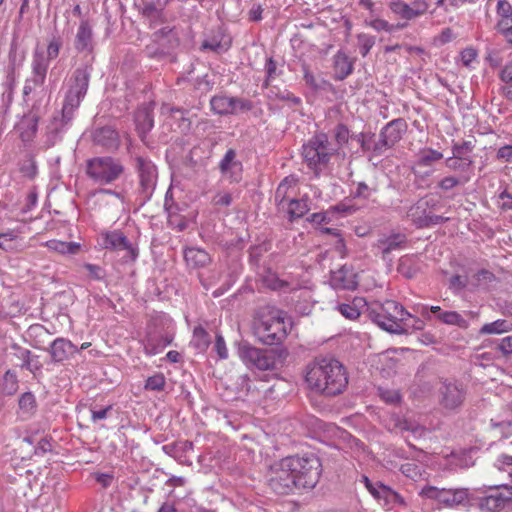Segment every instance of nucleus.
Here are the masks:
<instances>
[{"label":"nucleus","instance_id":"6","mask_svg":"<svg viewBox=\"0 0 512 512\" xmlns=\"http://www.w3.org/2000/svg\"><path fill=\"white\" fill-rule=\"evenodd\" d=\"M297 489H312L316 486L321 475V462L313 453L302 456H290Z\"/></svg>","mask_w":512,"mask_h":512},{"label":"nucleus","instance_id":"9","mask_svg":"<svg viewBox=\"0 0 512 512\" xmlns=\"http://www.w3.org/2000/svg\"><path fill=\"white\" fill-rule=\"evenodd\" d=\"M124 172L121 162L112 157H95L87 161L86 173L99 184H109Z\"/></svg>","mask_w":512,"mask_h":512},{"label":"nucleus","instance_id":"60","mask_svg":"<svg viewBox=\"0 0 512 512\" xmlns=\"http://www.w3.org/2000/svg\"><path fill=\"white\" fill-rule=\"evenodd\" d=\"M265 70L267 77L263 82V87L268 88L270 86V81L277 75V63L272 57L267 59Z\"/></svg>","mask_w":512,"mask_h":512},{"label":"nucleus","instance_id":"52","mask_svg":"<svg viewBox=\"0 0 512 512\" xmlns=\"http://www.w3.org/2000/svg\"><path fill=\"white\" fill-rule=\"evenodd\" d=\"M375 137L374 133H364L361 132L357 135H354L353 138L360 144L363 152H372L374 154V149L376 147V141H373Z\"/></svg>","mask_w":512,"mask_h":512},{"label":"nucleus","instance_id":"30","mask_svg":"<svg viewBox=\"0 0 512 512\" xmlns=\"http://www.w3.org/2000/svg\"><path fill=\"white\" fill-rule=\"evenodd\" d=\"M304 81L315 92L325 91L329 92L333 90V85L323 77H317L310 72L307 65H303Z\"/></svg>","mask_w":512,"mask_h":512},{"label":"nucleus","instance_id":"27","mask_svg":"<svg viewBox=\"0 0 512 512\" xmlns=\"http://www.w3.org/2000/svg\"><path fill=\"white\" fill-rule=\"evenodd\" d=\"M308 198L296 199L291 198L286 203L285 211L288 215L289 221L303 217L309 211Z\"/></svg>","mask_w":512,"mask_h":512},{"label":"nucleus","instance_id":"11","mask_svg":"<svg viewBox=\"0 0 512 512\" xmlns=\"http://www.w3.org/2000/svg\"><path fill=\"white\" fill-rule=\"evenodd\" d=\"M132 161L139 181V194L144 201H147L153 195L157 185V166L151 159L141 155H134Z\"/></svg>","mask_w":512,"mask_h":512},{"label":"nucleus","instance_id":"7","mask_svg":"<svg viewBox=\"0 0 512 512\" xmlns=\"http://www.w3.org/2000/svg\"><path fill=\"white\" fill-rule=\"evenodd\" d=\"M337 152L338 148L329 141L326 133L316 134L302 149L305 162L314 170L326 166Z\"/></svg>","mask_w":512,"mask_h":512},{"label":"nucleus","instance_id":"14","mask_svg":"<svg viewBox=\"0 0 512 512\" xmlns=\"http://www.w3.org/2000/svg\"><path fill=\"white\" fill-rule=\"evenodd\" d=\"M466 397L464 386L458 382H443L439 388V403L446 410H456Z\"/></svg>","mask_w":512,"mask_h":512},{"label":"nucleus","instance_id":"63","mask_svg":"<svg viewBox=\"0 0 512 512\" xmlns=\"http://www.w3.org/2000/svg\"><path fill=\"white\" fill-rule=\"evenodd\" d=\"M165 48H166L165 44L159 45V44L155 43V44L146 46L145 53L148 57H151V58H162L167 54V51Z\"/></svg>","mask_w":512,"mask_h":512},{"label":"nucleus","instance_id":"37","mask_svg":"<svg viewBox=\"0 0 512 512\" xmlns=\"http://www.w3.org/2000/svg\"><path fill=\"white\" fill-rule=\"evenodd\" d=\"M378 500H382L384 502V506H387L388 508L394 507L395 505H406L404 498L398 492L384 484L381 488V495Z\"/></svg>","mask_w":512,"mask_h":512},{"label":"nucleus","instance_id":"49","mask_svg":"<svg viewBox=\"0 0 512 512\" xmlns=\"http://www.w3.org/2000/svg\"><path fill=\"white\" fill-rule=\"evenodd\" d=\"M48 61L45 59L42 53H34L32 60V75L46 79L48 70Z\"/></svg>","mask_w":512,"mask_h":512},{"label":"nucleus","instance_id":"43","mask_svg":"<svg viewBox=\"0 0 512 512\" xmlns=\"http://www.w3.org/2000/svg\"><path fill=\"white\" fill-rule=\"evenodd\" d=\"M140 12L151 22V24H156L162 21L163 10L158 8L152 1L143 2Z\"/></svg>","mask_w":512,"mask_h":512},{"label":"nucleus","instance_id":"24","mask_svg":"<svg viewBox=\"0 0 512 512\" xmlns=\"http://www.w3.org/2000/svg\"><path fill=\"white\" fill-rule=\"evenodd\" d=\"M508 506L506 494L503 491H497L479 500L480 509L488 512H499Z\"/></svg>","mask_w":512,"mask_h":512},{"label":"nucleus","instance_id":"39","mask_svg":"<svg viewBox=\"0 0 512 512\" xmlns=\"http://www.w3.org/2000/svg\"><path fill=\"white\" fill-rule=\"evenodd\" d=\"M495 280V275L486 269H481L469 278L472 288H487Z\"/></svg>","mask_w":512,"mask_h":512},{"label":"nucleus","instance_id":"8","mask_svg":"<svg viewBox=\"0 0 512 512\" xmlns=\"http://www.w3.org/2000/svg\"><path fill=\"white\" fill-rule=\"evenodd\" d=\"M101 245L104 249L117 254L124 264L134 263L139 256L137 244L131 242L121 230L101 233Z\"/></svg>","mask_w":512,"mask_h":512},{"label":"nucleus","instance_id":"44","mask_svg":"<svg viewBox=\"0 0 512 512\" xmlns=\"http://www.w3.org/2000/svg\"><path fill=\"white\" fill-rule=\"evenodd\" d=\"M47 247L53 251L61 254H76L80 248L79 244L74 242H64L59 240H50L47 242Z\"/></svg>","mask_w":512,"mask_h":512},{"label":"nucleus","instance_id":"12","mask_svg":"<svg viewBox=\"0 0 512 512\" xmlns=\"http://www.w3.org/2000/svg\"><path fill=\"white\" fill-rule=\"evenodd\" d=\"M407 122L403 118L393 119L388 122L379 133V139L376 141L374 155L381 156L385 151L394 147L406 133Z\"/></svg>","mask_w":512,"mask_h":512},{"label":"nucleus","instance_id":"41","mask_svg":"<svg viewBox=\"0 0 512 512\" xmlns=\"http://www.w3.org/2000/svg\"><path fill=\"white\" fill-rule=\"evenodd\" d=\"M437 318L447 325H455L459 328L466 329L469 326L468 321L456 311H445L439 313Z\"/></svg>","mask_w":512,"mask_h":512},{"label":"nucleus","instance_id":"28","mask_svg":"<svg viewBox=\"0 0 512 512\" xmlns=\"http://www.w3.org/2000/svg\"><path fill=\"white\" fill-rule=\"evenodd\" d=\"M211 109L218 115L234 114L233 97L224 94L215 95L210 100Z\"/></svg>","mask_w":512,"mask_h":512},{"label":"nucleus","instance_id":"54","mask_svg":"<svg viewBox=\"0 0 512 512\" xmlns=\"http://www.w3.org/2000/svg\"><path fill=\"white\" fill-rule=\"evenodd\" d=\"M447 220H448V218H445L440 215L428 214V215H423V217H419L418 219H414V223L418 227H428L431 225L442 224Z\"/></svg>","mask_w":512,"mask_h":512},{"label":"nucleus","instance_id":"31","mask_svg":"<svg viewBox=\"0 0 512 512\" xmlns=\"http://www.w3.org/2000/svg\"><path fill=\"white\" fill-rule=\"evenodd\" d=\"M268 98L271 100H279L288 103L291 107L301 105L300 97L295 96L288 89H281L278 86H269Z\"/></svg>","mask_w":512,"mask_h":512},{"label":"nucleus","instance_id":"16","mask_svg":"<svg viewBox=\"0 0 512 512\" xmlns=\"http://www.w3.org/2000/svg\"><path fill=\"white\" fill-rule=\"evenodd\" d=\"M222 176L230 182H239L242 178V164L236 159V152L229 149L219 163Z\"/></svg>","mask_w":512,"mask_h":512},{"label":"nucleus","instance_id":"13","mask_svg":"<svg viewBox=\"0 0 512 512\" xmlns=\"http://www.w3.org/2000/svg\"><path fill=\"white\" fill-rule=\"evenodd\" d=\"M420 494L426 498L437 500L447 507L463 505L468 500V491L463 488L438 489L433 486H426L421 490Z\"/></svg>","mask_w":512,"mask_h":512},{"label":"nucleus","instance_id":"26","mask_svg":"<svg viewBox=\"0 0 512 512\" xmlns=\"http://www.w3.org/2000/svg\"><path fill=\"white\" fill-rule=\"evenodd\" d=\"M135 124L141 139L144 140L146 134L154 126L152 110L148 107L139 109L135 114Z\"/></svg>","mask_w":512,"mask_h":512},{"label":"nucleus","instance_id":"2","mask_svg":"<svg viewBox=\"0 0 512 512\" xmlns=\"http://www.w3.org/2000/svg\"><path fill=\"white\" fill-rule=\"evenodd\" d=\"M367 317L381 329L394 333L403 334L407 320L411 314L396 301L386 300L385 302L372 301L365 303Z\"/></svg>","mask_w":512,"mask_h":512},{"label":"nucleus","instance_id":"17","mask_svg":"<svg viewBox=\"0 0 512 512\" xmlns=\"http://www.w3.org/2000/svg\"><path fill=\"white\" fill-rule=\"evenodd\" d=\"M407 237L403 233H391L380 237L375 246L385 259L391 252L405 247Z\"/></svg>","mask_w":512,"mask_h":512},{"label":"nucleus","instance_id":"34","mask_svg":"<svg viewBox=\"0 0 512 512\" xmlns=\"http://www.w3.org/2000/svg\"><path fill=\"white\" fill-rule=\"evenodd\" d=\"M170 343L171 340L167 338L149 335L143 341L144 351L149 356L157 355Z\"/></svg>","mask_w":512,"mask_h":512},{"label":"nucleus","instance_id":"36","mask_svg":"<svg viewBox=\"0 0 512 512\" xmlns=\"http://www.w3.org/2000/svg\"><path fill=\"white\" fill-rule=\"evenodd\" d=\"M471 179H472V175H468V174H460L459 176L449 175V176L442 178L438 182L437 187L439 189H441L442 191L447 192L457 186H463V185L467 184L468 182L471 181Z\"/></svg>","mask_w":512,"mask_h":512},{"label":"nucleus","instance_id":"15","mask_svg":"<svg viewBox=\"0 0 512 512\" xmlns=\"http://www.w3.org/2000/svg\"><path fill=\"white\" fill-rule=\"evenodd\" d=\"M52 363H63L78 352V348L70 340L56 338L47 349Z\"/></svg>","mask_w":512,"mask_h":512},{"label":"nucleus","instance_id":"47","mask_svg":"<svg viewBox=\"0 0 512 512\" xmlns=\"http://www.w3.org/2000/svg\"><path fill=\"white\" fill-rule=\"evenodd\" d=\"M363 303V306H365V303H367L363 298H357L353 301V304H340L338 306L339 312L346 317L347 319H357L361 312L358 309V306Z\"/></svg>","mask_w":512,"mask_h":512},{"label":"nucleus","instance_id":"20","mask_svg":"<svg viewBox=\"0 0 512 512\" xmlns=\"http://www.w3.org/2000/svg\"><path fill=\"white\" fill-rule=\"evenodd\" d=\"M297 180L294 177L284 178L275 191V202L279 210H284L289 199L295 196Z\"/></svg>","mask_w":512,"mask_h":512},{"label":"nucleus","instance_id":"1","mask_svg":"<svg viewBox=\"0 0 512 512\" xmlns=\"http://www.w3.org/2000/svg\"><path fill=\"white\" fill-rule=\"evenodd\" d=\"M305 381L310 390L326 397L341 394L348 385L345 366L332 357H316L306 366Z\"/></svg>","mask_w":512,"mask_h":512},{"label":"nucleus","instance_id":"4","mask_svg":"<svg viewBox=\"0 0 512 512\" xmlns=\"http://www.w3.org/2000/svg\"><path fill=\"white\" fill-rule=\"evenodd\" d=\"M238 355L250 369L272 371L284 361L287 352L283 349L258 348L248 342H242L238 346Z\"/></svg>","mask_w":512,"mask_h":512},{"label":"nucleus","instance_id":"40","mask_svg":"<svg viewBox=\"0 0 512 512\" xmlns=\"http://www.w3.org/2000/svg\"><path fill=\"white\" fill-rule=\"evenodd\" d=\"M443 158V154L432 148H425L420 150L418 153L416 165L418 167H429L434 162H437Z\"/></svg>","mask_w":512,"mask_h":512},{"label":"nucleus","instance_id":"56","mask_svg":"<svg viewBox=\"0 0 512 512\" xmlns=\"http://www.w3.org/2000/svg\"><path fill=\"white\" fill-rule=\"evenodd\" d=\"M378 395L387 404H397L401 400V395L397 390L379 388Z\"/></svg>","mask_w":512,"mask_h":512},{"label":"nucleus","instance_id":"53","mask_svg":"<svg viewBox=\"0 0 512 512\" xmlns=\"http://www.w3.org/2000/svg\"><path fill=\"white\" fill-rule=\"evenodd\" d=\"M474 144L472 141L454 142L452 145V154L460 159H472L468 156L472 152Z\"/></svg>","mask_w":512,"mask_h":512},{"label":"nucleus","instance_id":"33","mask_svg":"<svg viewBox=\"0 0 512 512\" xmlns=\"http://www.w3.org/2000/svg\"><path fill=\"white\" fill-rule=\"evenodd\" d=\"M512 330V322L506 319H498L484 324L479 330V335H498Z\"/></svg>","mask_w":512,"mask_h":512},{"label":"nucleus","instance_id":"46","mask_svg":"<svg viewBox=\"0 0 512 512\" xmlns=\"http://www.w3.org/2000/svg\"><path fill=\"white\" fill-rule=\"evenodd\" d=\"M191 343L197 350L205 351L210 344V336L201 326L195 327Z\"/></svg>","mask_w":512,"mask_h":512},{"label":"nucleus","instance_id":"18","mask_svg":"<svg viewBox=\"0 0 512 512\" xmlns=\"http://www.w3.org/2000/svg\"><path fill=\"white\" fill-rule=\"evenodd\" d=\"M74 47L78 52H91L93 50V29L89 20H81L75 35Z\"/></svg>","mask_w":512,"mask_h":512},{"label":"nucleus","instance_id":"38","mask_svg":"<svg viewBox=\"0 0 512 512\" xmlns=\"http://www.w3.org/2000/svg\"><path fill=\"white\" fill-rule=\"evenodd\" d=\"M20 230L11 229L6 232L0 233V249L4 251H13L18 248V241L20 240Z\"/></svg>","mask_w":512,"mask_h":512},{"label":"nucleus","instance_id":"59","mask_svg":"<svg viewBox=\"0 0 512 512\" xmlns=\"http://www.w3.org/2000/svg\"><path fill=\"white\" fill-rule=\"evenodd\" d=\"M45 83L44 78L36 77L31 75L27 78L23 87V94L25 96L31 94L37 87L42 86Z\"/></svg>","mask_w":512,"mask_h":512},{"label":"nucleus","instance_id":"42","mask_svg":"<svg viewBox=\"0 0 512 512\" xmlns=\"http://www.w3.org/2000/svg\"><path fill=\"white\" fill-rule=\"evenodd\" d=\"M19 409L25 417H31L36 412L37 402L33 393L25 392L20 396Z\"/></svg>","mask_w":512,"mask_h":512},{"label":"nucleus","instance_id":"55","mask_svg":"<svg viewBox=\"0 0 512 512\" xmlns=\"http://www.w3.org/2000/svg\"><path fill=\"white\" fill-rule=\"evenodd\" d=\"M11 348L14 350V357L21 361L19 364L20 368L24 369L29 361V358L32 352L29 349L23 348L20 345L14 343L11 345Z\"/></svg>","mask_w":512,"mask_h":512},{"label":"nucleus","instance_id":"35","mask_svg":"<svg viewBox=\"0 0 512 512\" xmlns=\"http://www.w3.org/2000/svg\"><path fill=\"white\" fill-rule=\"evenodd\" d=\"M473 163L472 159H460L456 156L449 157L445 160V166L452 170L458 171L460 174H468L473 176Z\"/></svg>","mask_w":512,"mask_h":512},{"label":"nucleus","instance_id":"25","mask_svg":"<svg viewBox=\"0 0 512 512\" xmlns=\"http://www.w3.org/2000/svg\"><path fill=\"white\" fill-rule=\"evenodd\" d=\"M186 264L192 268H203L211 262L210 255L203 249L188 247L184 250Z\"/></svg>","mask_w":512,"mask_h":512},{"label":"nucleus","instance_id":"19","mask_svg":"<svg viewBox=\"0 0 512 512\" xmlns=\"http://www.w3.org/2000/svg\"><path fill=\"white\" fill-rule=\"evenodd\" d=\"M93 142L106 149H116L119 146V135L111 126L100 127L93 132Z\"/></svg>","mask_w":512,"mask_h":512},{"label":"nucleus","instance_id":"32","mask_svg":"<svg viewBox=\"0 0 512 512\" xmlns=\"http://www.w3.org/2000/svg\"><path fill=\"white\" fill-rule=\"evenodd\" d=\"M19 388L18 377L15 371L7 370L0 378V395L12 396Z\"/></svg>","mask_w":512,"mask_h":512},{"label":"nucleus","instance_id":"50","mask_svg":"<svg viewBox=\"0 0 512 512\" xmlns=\"http://www.w3.org/2000/svg\"><path fill=\"white\" fill-rule=\"evenodd\" d=\"M392 12L399 15L401 18L406 20H412L417 18L411 5L403 1H395L390 4Z\"/></svg>","mask_w":512,"mask_h":512},{"label":"nucleus","instance_id":"57","mask_svg":"<svg viewBox=\"0 0 512 512\" xmlns=\"http://www.w3.org/2000/svg\"><path fill=\"white\" fill-rule=\"evenodd\" d=\"M62 47V39L59 36H53L47 46V61L56 59Z\"/></svg>","mask_w":512,"mask_h":512},{"label":"nucleus","instance_id":"48","mask_svg":"<svg viewBox=\"0 0 512 512\" xmlns=\"http://www.w3.org/2000/svg\"><path fill=\"white\" fill-rule=\"evenodd\" d=\"M377 192L376 185H369L364 181L355 184V189L351 192L354 199L368 200L373 194Z\"/></svg>","mask_w":512,"mask_h":512},{"label":"nucleus","instance_id":"62","mask_svg":"<svg viewBox=\"0 0 512 512\" xmlns=\"http://www.w3.org/2000/svg\"><path fill=\"white\" fill-rule=\"evenodd\" d=\"M153 42L159 45L165 44L164 40L167 39L168 42H171V38H174L173 30L169 27H163L156 31L153 34Z\"/></svg>","mask_w":512,"mask_h":512},{"label":"nucleus","instance_id":"64","mask_svg":"<svg viewBox=\"0 0 512 512\" xmlns=\"http://www.w3.org/2000/svg\"><path fill=\"white\" fill-rule=\"evenodd\" d=\"M234 114L247 112L254 108L252 101L244 98L233 97Z\"/></svg>","mask_w":512,"mask_h":512},{"label":"nucleus","instance_id":"51","mask_svg":"<svg viewBox=\"0 0 512 512\" xmlns=\"http://www.w3.org/2000/svg\"><path fill=\"white\" fill-rule=\"evenodd\" d=\"M264 284L272 290L285 291L289 288V283L285 280L280 279L275 273L268 272L263 277Z\"/></svg>","mask_w":512,"mask_h":512},{"label":"nucleus","instance_id":"58","mask_svg":"<svg viewBox=\"0 0 512 512\" xmlns=\"http://www.w3.org/2000/svg\"><path fill=\"white\" fill-rule=\"evenodd\" d=\"M165 387V377L163 374H155L146 380L145 389L152 391H161Z\"/></svg>","mask_w":512,"mask_h":512},{"label":"nucleus","instance_id":"45","mask_svg":"<svg viewBox=\"0 0 512 512\" xmlns=\"http://www.w3.org/2000/svg\"><path fill=\"white\" fill-rule=\"evenodd\" d=\"M353 136L354 135L350 133L349 128L343 123H338L333 129V138L335 140L334 145L338 150L348 144L349 139L353 138Z\"/></svg>","mask_w":512,"mask_h":512},{"label":"nucleus","instance_id":"23","mask_svg":"<svg viewBox=\"0 0 512 512\" xmlns=\"http://www.w3.org/2000/svg\"><path fill=\"white\" fill-rule=\"evenodd\" d=\"M72 119L67 120L64 117V107L60 113L53 116L52 120L47 126V141L49 145H54L59 138V135L63 132L65 127L70 124Z\"/></svg>","mask_w":512,"mask_h":512},{"label":"nucleus","instance_id":"5","mask_svg":"<svg viewBox=\"0 0 512 512\" xmlns=\"http://www.w3.org/2000/svg\"><path fill=\"white\" fill-rule=\"evenodd\" d=\"M92 70V65L87 63L77 67L68 79L63 103L64 117L67 120L73 119L74 112L86 96Z\"/></svg>","mask_w":512,"mask_h":512},{"label":"nucleus","instance_id":"21","mask_svg":"<svg viewBox=\"0 0 512 512\" xmlns=\"http://www.w3.org/2000/svg\"><path fill=\"white\" fill-rule=\"evenodd\" d=\"M354 62L343 51H338L333 57L334 79L342 81L352 74Z\"/></svg>","mask_w":512,"mask_h":512},{"label":"nucleus","instance_id":"3","mask_svg":"<svg viewBox=\"0 0 512 512\" xmlns=\"http://www.w3.org/2000/svg\"><path fill=\"white\" fill-rule=\"evenodd\" d=\"M256 333L266 345L282 342L287 335L284 311L273 306L263 307L258 314Z\"/></svg>","mask_w":512,"mask_h":512},{"label":"nucleus","instance_id":"10","mask_svg":"<svg viewBox=\"0 0 512 512\" xmlns=\"http://www.w3.org/2000/svg\"><path fill=\"white\" fill-rule=\"evenodd\" d=\"M289 457L283 458L271 465L268 473V485L277 494L286 495L297 489Z\"/></svg>","mask_w":512,"mask_h":512},{"label":"nucleus","instance_id":"22","mask_svg":"<svg viewBox=\"0 0 512 512\" xmlns=\"http://www.w3.org/2000/svg\"><path fill=\"white\" fill-rule=\"evenodd\" d=\"M193 449L191 441H177L162 446V450L168 456L174 458L181 464H187V453Z\"/></svg>","mask_w":512,"mask_h":512},{"label":"nucleus","instance_id":"29","mask_svg":"<svg viewBox=\"0 0 512 512\" xmlns=\"http://www.w3.org/2000/svg\"><path fill=\"white\" fill-rule=\"evenodd\" d=\"M38 120L37 116L25 117L17 125L19 136L23 142H30L33 140L37 132Z\"/></svg>","mask_w":512,"mask_h":512},{"label":"nucleus","instance_id":"61","mask_svg":"<svg viewBox=\"0 0 512 512\" xmlns=\"http://www.w3.org/2000/svg\"><path fill=\"white\" fill-rule=\"evenodd\" d=\"M84 268L87 270L88 276L93 280L101 281L106 276L105 270L99 265L86 263Z\"/></svg>","mask_w":512,"mask_h":512}]
</instances>
